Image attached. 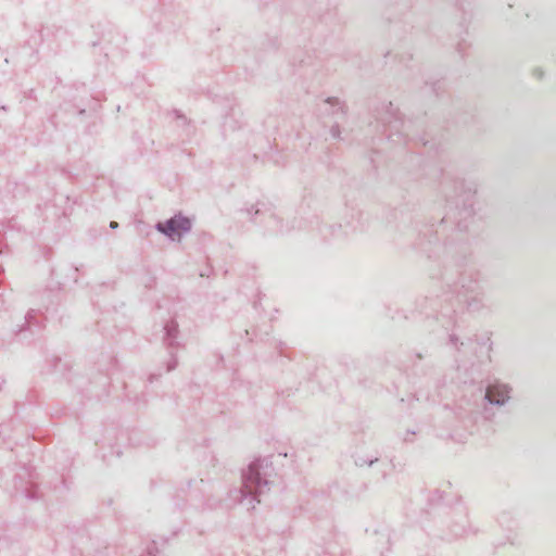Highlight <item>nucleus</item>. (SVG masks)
<instances>
[{"label":"nucleus","instance_id":"1","mask_svg":"<svg viewBox=\"0 0 556 556\" xmlns=\"http://www.w3.org/2000/svg\"><path fill=\"white\" fill-rule=\"evenodd\" d=\"M190 220L182 216H175L169 219L165 225L159 224L157 229L172 238L173 240L179 239L180 236L190 230Z\"/></svg>","mask_w":556,"mask_h":556},{"label":"nucleus","instance_id":"2","mask_svg":"<svg viewBox=\"0 0 556 556\" xmlns=\"http://www.w3.org/2000/svg\"><path fill=\"white\" fill-rule=\"evenodd\" d=\"M508 393L506 386L495 384L488 388L485 396L491 403L503 404L508 399Z\"/></svg>","mask_w":556,"mask_h":556},{"label":"nucleus","instance_id":"3","mask_svg":"<svg viewBox=\"0 0 556 556\" xmlns=\"http://www.w3.org/2000/svg\"><path fill=\"white\" fill-rule=\"evenodd\" d=\"M118 224L116 222H111L110 227L111 228H117Z\"/></svg>","mask_w":556,"mask_h":556}]
</instances>
